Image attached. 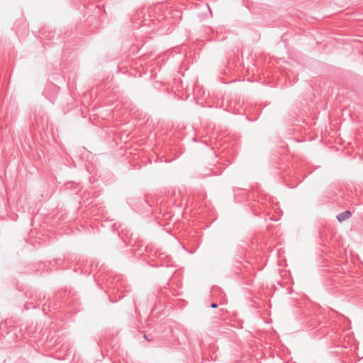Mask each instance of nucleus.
I'll return each mask as SVG.
<instances>
[{
    "mask_svg": "<svg viewBox=\"0 0 363 363\" xmlns=\"http://www.w3.org/2000/svg\"><path fill=\"white\" fill-rule=\"evenodd\" d=\"M352 213L350 211H345L337 216V219L339 222H343L351 217Z\"/></svg>",
    "mask_w": 363,
    "mask_h": 363,
    "instance_id": "nucleus-1",
    "label": "nucleus"
},
{
    "mask_svg": "<svg viewBox=\"0 0 363 363\" xmlns=\"http://www.w3.org/2000/svg\"><path fill=\"white\" fill-rule=\"evenodd\" d=\"M211 308H217V307H218V305H217L216 303H212V304L211 305Z\"/></svg>",
    "mask_w": 363,
    "mask_h": 363,
    "instance_id": "nucleus-2",
    "label": "nucleus"
}]
</instances>
